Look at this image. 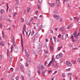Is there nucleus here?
<instances>
[{
  "mask_svg": "<svg viewBox=\"0 0 80 80\" xmlns=\"http://www.w3.org/2000/svg\"><path fill=\"white\" fill-rule=\"evenodd\" d=\"M31 80H35V78H31Z\"/></svg>",
  "mask_w": 80,
  "mask_h": 80,
  "instance_id": "59",
  "label": "nucleus"
},
{
  "mask_svg": "<svg viewBox=\"0 0 80 80\" xmlns=\"http://www.w3.org/2000/svg\"><path fill=\"white\" fill-rule=\"evenodd\" d=\"M56 3L58 7H59V4H60V0H56Z\"/></svg>",
  "mask_w": 80,
  "mask_h": 80,
  "instance_id": "13",
  "label": "nucleus"
},
{
  "mask_svg": "<svg viewBox=\"0 0 80 80\" xmlns=\"http://www.w3.org/2000/svg\"><path fill=\"white\" fill-rule=\"evenodd\" d=\"M31 73V71H29L28 72V75L30 76V73Z\"/></svg>",
  "mask_w": 80,
  "mask_h": 80,
  "instance_id": "31",
  "label": "nucleus"
},
{
  "mask_svg": "<svg viewBox=\"0 0 80 80\" xmlns=\"http://www.w3.org/2000/svg\"><path fill=\"white\" fill-rule=\"evenodd\" d=\"M2 56L0 55V60H2Z\"/></svg>",
  "mask_w": 80,
  "mask_h": 80,
  "instance_id": "43",
  "label": "nucleus"
},
{
  "mask_svg": "<svg viewBox=\"0 0 80 80\" xmlns=\"http://www.w3.org/2000/svg\"><path fill=\"white\" fill-rule=\"evenodd\" d=\"M38 9H39V10L40 9V5H39V4H38Z\"/></svg>",
  "mask_w": 80,
  "mask_h": 80,
  "instance_id": "46",
  "label": "nucleus"
},
{
  "mask_svg": "<svg viewBox=\"0 0 80 80\" xmlns=\"http://www.w3.org/2000/svg\"><path fill=\"white\" fill-rule=\"evenodd\" d=\"M77 31L74 32L73 33V34L72 35V36L70 38L72 39V41H73V42H74L75 40L74 39V37L76 38V39H78V36L77 34Z\"/></svg>",
  "mask_w": 80,
  "mask_h": 80,
  "instance_id": "2",
  "label": "nucleus"
},
{
  "mask_svg": "<svg viewBox=\"0 0 80 80\" xmlns=\"http://www.w3.org/2000/svg\"><path fill=\"white\" fill-rule=\"evenodd\" d=\"M66 65H69V66H70V67L72 66V63H70V62H69V61H67L66 62Z\"/></svg>",
  "mask_w": 80,
  "mask_h": 80,
  "instance_id": "7",
  "label": "nucleus"
},
{
  "mask_svg": "<svg viewBox=\"0 0 80 80\" xmlns=\"http://www.w3.org/2000/svg\"><path fill=\"white\" fill-rule=\"evenodd\" d=\"M27 63L28 65L30 64V59L29 58H27Z\"/></svg>",
  "mask_w": 80,
  "mask_h": 80,
  "instance_id": "8",
  "label": "nucleus"
},
{
  "mask_svg": "<svg viewBox=\"0 0 80 80\" xmlns=\"http://www.w3.org/2000/svg\"><path fill=\"white\" fill-rule=\"evenodd\" d=\"M60 49H61L59 47H58L57 49L58 51H59V50H60Z\"/></svg>",
  "mask_w": 80,
  "mask_h": 80,
  "instance_id": "49",
  "label": "nucleus"
},
{
  "mask_svg": "<svg viewBox=\"0 0 80 80\" xmlns=\"http://www.w3.org/2000/svg\"><path fill=\"white\" fill-rule=\"evenodd\" d=\"M44 52L46 53H48V52L45 49H44Z\"/></svg>",
  "mask_w": 80,
  "mask_h": 80,
  "instance_id": "44",
  "label": "nucleus"
},
{
  "mask_svg": "<svg viewBox=\"0 0 80 80\" xmlns=\"http://www.w3.org/2000/svg\"><path fill=\"white\" fill-rule=\"evenodd\" d=\"M69 47H72V44H70L69 45Z\"/></svg>",
  "mask_w": 80,
  "mask_h": 80,
  "instance_id": "48",
  "label": "nucleus"
},
{
  "mask_svg": "<svg viewBox=\"0 0 80 80\" xmlns=\"http://www.w3.org/2000/svg\"><path fill=\"white\" fill-rule=\"evenodd\" d=\"M38 70H42L43 71V70L44 69V66L43 65L42 63H40L38 67Z\"/></svg>",
  "mask_w": 80,
  "mask_h": 80,
  "instance_id": "4",
  "label": "nucleus"
},
{
  "mask_svg": "<svg viewBox=\"0 0 80 80\" xmlns=\"http://www.w3.org/2000/svg\"><path fill=\"white\" fill-rule=\"evenodd\" d=\"M25 28H25V25H24V28L23 29V33L24 35H25Z\"/></svg>",
  "mask_w": 80,
  "mask_h": 80,
  "instance_id": "12",
  "label": "nucleus"
},
{
  "mask_svg": "<svg viewBox=\"0 0 80 80\" xmlns=\"http://www.w3.org/2000/svg\"><path fill=\"white\" fill-rule=\"evenodd\" d=\"M31 9V8H30V7H28V9L27 10V13H29V12H30V11Z\"/></svg>",
  "mask_w": 80,
  "mask_h": 80,
  "instance_id": "16",
  "label": "nucleus"
},
{
  "mask_svg": "<svg viewBox=\"0 0 80 80\" xmlns=\"http://www.w3.org/2000/svg\"><path fill=\"white\" fill-rule=\"evenodd\" d=\"M4 43H5V41L2 42H0V44L1 46H3L4 45Z\"/></svg>",
  "mask_w": 80,
  "mask_h": 80,
  "instance_id": "15",
  "label": "nucleus"
},
{
  "mask_svg": "<svg viewBox=\"0 0 80 80\" xmlns=\"http://www.w3.org/2000/svg\"><path fill=\"white\" fill-rule=\"evenodd\" d=\"M19 3V1L18 0L16 2V3L15 4V5H18V3Z\"/></svg>",
  "mask_w": 80,
  "mask_h": 80,
  "instance_id": "29",
  "label": "nucleus"
},
{
  "mask_svg": "<svg viewBox=\"0 0 80 80\" xmlns=\"http://www.w3.org/2000/svg\"><path fill=\"white\" fill-rule=\"evenodd\" d=\"M54 13L55 14L58 13V11H57V10L55 11L54 12Z\"/></svg>",
  "mask_w": 80,
  "mask_h": 80,
  "instance_id": "30",
  "label": "nucleus"
},
{
  "mask_svg": "<svg viewBox=\"0 0 80 80\" xmlns=\"http://www.w3.org/2000/svg\"><path fill=\"white\" fill-rule=\"evenodd\" d=\"M8 54H9V50H7V55L8 57Z\"/></svg>",
  "mask_w": 80,
  "mask_h": 80,
  "instance_id": "28",
  "label": "nucleus"
},
{
  "mask_svg": "<svg viewBox=\"0 0 80 80\" xmlns=\"http://www.w3.org/2000/svg\"><path fill=\"white\" fill-rule=\"evenodd\" d=\"M21 77L22 78V80H24V77H23V76H22Z\"/></svg>",
  "mask_w": 80,
  "mask_h": 80,
  "instance_id": "53",
  "label": "nucleus"
},
{
  "mask_svg": "<svg viewBox=\"0 0 80 80\" xmlns=\"http://www.w3.org/2000/svg\"><path fill=\"white\" fill-rule=\"evenodd\" d=\"M26 55L27 57H28L27 58H28V57L29 56V54H28V53H27L26 54Z\"/></svg>",
  "mask_w": 80,
  "mask_h": 80,
  "instance_id": "42",
  "label": "nucleus"
},
{
  "mask_svg": "<svg viewBox=\"0 0 80 80\" xmlns=\"http://www.w3.org/2000/svg\"><path fill=\"white\" fill-rule=\"evenodd\" d=\"M34 34V31H32L31 32V36H32Z\"/></svg>",
  "mask_w": 80,
  "mask_h": 80,
  "instance_id": "35",
  "label": "nucleus"
},
{
  "mask_svg": "<svg viewBox=\"0 0 80 80\" xmlns=\"http://www.w3.org/2000/svg\"><path fill=\"white\" fill-rule=\"evenodd\" d=\"M55 5V3H53L51 4V7H54Z\"/></svg>",
  "mask_w": 80,
  "mask_h": 80,
  "instance_id": "33",
  "label": "nucleus"
},
{
  "mask_svg": "<svg viewBox=\"0 0 80 80\" xmlns=\"http://www.w3.org/2000/svg\"><path fill=\"white\" fill-rule=\"evenodd\" d=\"M42 24H41V25L40 26L39 28L38 29V31H40L41 30H42Z\"/></svg>",
  "mask_w": 80,
  "mask_h": 80,
  "instance_id": "14",
  "label": "nucleus"
},
{
  "mask_svg": "<svg viewBox=\"0 0 80 80\" xmlns=\"http://www.w3.org/2000/svg\"><path fill=\"white\" fill-rule=\"evenodd\" d=\"M70 4H69V2L68 3V7H70Z\"/></svg>",
  "mask_w": 80,
  "mask_h": 80,
  "instance_id": "61",
  "label": "nucleus"
},
{
  "mask_svg": "<svg viewBox=\"0 0 80 80\" xmlns=\"http://www.w3.org/2000/svg\"><path fill=\"white\" fill-rule=\"evenodd\" d=\"M56 18H57V19L58 20H59V19H60V16H59V15H58Z\"/></svg>",
  "mask_w": 80,
  "mask_h": 80,
  "instance_id": "25",
  "label": "nucleus"
},
{
  "mask_svg": "<svg viewBox=\"0 0 80 80\" xmlns=\"http://www.w3.org/2000/svg\"><path fill=\"white\" fill-rule=\"evenodd\" d=\"M53 17H54L55 18H56L57 17V15L56 14H54L53 15Z\"/></svg>",
  "mask_w": 80,
  "mask_h": 80,
  "instance_id": "32",
  "label": "nucleus"
},
{
  "mask_svg": "<svg viewBox=\"0 0 80 80\" xmlns=\"http://www.w3.org/2000/svg\"><path fill=\"white\" fill-rule=\"evenodd\" d=\"M19 78V77L18 76H17L16 78V80H18V79Z\"/></svg>",
  "mask_w": 80,
  "mask_h": 80,
  "instance_id": "41",
  "label": "nucleus"
},
{
  "mask_svg": "<svg viewBox=\"0 0 80 80\" xmlns=\"http://www.w3.org/2000/svg\"><path fill=\"white\" fill-rule=\"evenodd\" d=\"M61 39L62 40H63V35H62V38H61Z\"/></svg>",
  "mask_w": 80,
  "mask_h": 80,
  "instance_id": "62",
  "label": "nucleus"
},
{
  "mask_svg": "<svg viewBox=\"0 0 80 80\" xmlns=\"http://www.w3.org/2000/svg\"><path fill=\"white\" fill-rule=\"evenodd\" d=\"M67 75H68V76H69V75H70V76H72V73H68L67 74Z\"/></svg>",
  "mask_w": 80,
  "mask_h": 80,
  "instance_id": "19",
  "label": "nucleus"
},
{
  "mask_svg": "<svg viewBox=\"0 0 80 80\" xmlns=\"http://www.w3.org/2000/svg\"><path fill=\"white\" fill-rule=\"evenodd\" d=\"M2 24H0V27H1V28H2Z\"/></svg>",
  "mask_w": 80,
  "mask_h": 80,
  "instance_id": "57",
  "label": "nucleus"
},
{
  "mask_svg": "<svg viewBox=\"0 0 80 80\" xmlns=\"http://www.w3.org/2000/svg\"><path fill=\"white\" fill-rule=\"evenodd\" d=\"M52 72V70H49V72H48V73H51V72Z\"/></svg>",
  "mask_w": 80,
  "mask_h": 80,
  "instance_id": "63",
  "label": "nucleus"
},
{
  "mask_svg": "<svg viewBox=\"0 0 80 80\" xmlns=\"http://www.w3.org/2000/svg\"><path fill=\"white\" fill-rule=\"evenodd\" d=\"M21 46L22 47H23V39L22 38V35H21Z\"/></svg>",
  "mask_w": 80,
  "mask_h": 80,
  "instance_id": "9",
  "label": "nucleus"
},
{
  "mask_svg": "<svg viewBox=\"0 0 80 80\" xmlns=\"http://www.w3.org/2000/svg\"><path fill=\"white\" fill-rule=\"evenodd\" d=\"M7 7V12H8V8H9V7H8V4H6Z\"/></svg>",
  "mask_w": 80,
  "mask_h": 80,
  "instance_id": "21",
  "label": "nucleus"
},
{
  "mask_svg": "<svg viewBox=\"0 0 80 80\" xmlns=\"http://www.w3.org/2000/svg\"><path fill=\"white\" fill-rule=\"evenodd\" d=\"M39 48H38V49H37V50H38L39 51H40V49H41V46H39Z\"/></svg>",
  "mask_w": 80,
  "mask_h": 80,
  "instance_id": "27",
  "label": "nucleus"
},
{
  "mask_svg": "<svg viewBox=\"0 0 80 80\" xmlns=\"http://www.w3.org/2000/svg\"><path fill=\"white\" fill-rule=\"evenodd\" d=\"M55 59H54V56L52 57V60L50 61L49 63L48 64L49 66H50V65L52 64V65H53L55 68H58V63H55Z\"/></svg>",
  "mask_w": 80,
  "mask_h": 80,
  "instance_id": "1",
  "label": "nucleus"
},
{
  "mask_svg": "<svg viewBox=\"0 0 80 80\" xmlns=\"http://www.w3.org/2000/svg\"><path fill=\"white\" fill-rule=\"evenodd\" d=\"M42 2V0H39V3H41Z\"/></svg>",
  "mask_w": 80,
  "mask_h": 80,
  "instance_id": "60",
  "label": "nucleus"
},
{
  "mask_svg": "<svg viewBox=\"0 0 80 80\" xmlns=\"http://www.w3.org/2000/svg\"><path fill=\"white\" fill-rule=\"evenodd\" d=\"M66 71H67L68 72L69 71H70V68H69L68 69H66Z\"/></svg>",
  "mask_w": 80,
  "mask_h": 80,
  "instance_id": "40",
  "label": "nucleus"
},
{
  "mask_svg": "<svg viewBox=\"0 0 80 80\" xmlns=\"http://www.w3.org/2000/svg\"><path fill=\"white\" fill-rule=\"evenodd\" d=\"M11 52H12V49H13V50H14V52L16 53H17L18 52V47L17 46L15 45V44H14L13 46H12L11 48Z\"/></svg>",
  "mask_w": 80,
  "mask_h": 80,
  "instance_id": "3",
  "label": "nucleus"
},
{
  "mask_svg": "<svg viewBox=\"0 0 80 80\" xmlns=\"http://www.w3.org/2000/svg\"><path fill=\"white\" fill-rule=\"evenodd\" d=\"M11 71H12V70H13V68H11Z\"/></svg>",
  "mask_w": 80,
  "mask_h": 80,
  "instance_id": "64",
  "label": "nucleus"
},
{
  "mask_svg": "<svg viewBox=\"0 0 80 80\" xmlns=\"http://www.w3.org/2000/svg\"><path fill=\"white\" fill-rule=\"evenodd\" d=\"M53 46H52V47L50 46V49L52 51V50H53Z\"/></svg>",
  "mask_w": 80,
  "mask_h": 80,
  "instance_id": "38",
  "label": "nucleus"
},
{
  "mask_svg": "<svg viewBox=\"0 0 80 80\" xmlns=\"http://www.w3.org/2000/svg\"><path fill=\"white\" fill-rule=\"evenodd\" d=\"M21 22H22L23 23V22H24V21H25V20L23 18H21Z\"/></svg>",
  "mask_w": 80,
  "mask_h": 80,
  "instance_id": "22",
  "label": "nucleus"
},
{
  "mask_svg": "<svg viewBox=\"0 0 80 80\" xmlns=\"http://www.w3.org/2000/svg\"><path fill=\"white\" fill-rule=\"evenodd\" d=\"M9 58L10 59H12L13 58V56H12V55H10L9 56Z\"/></svg>",
  "mask_w": 80,
  "mask_h": 80,
  "instance_id": "34",
  "label": "nucleus"
},
{
  "mask_svg": "<svg viewBox=\"0 0 80 80\" xmlns=\"http://www.w3.org/2000/svg\"><path fill=\"white\" fill-rule=\"evenodd\" d=\"M12 30V28H8L7 29V30L8 31L9 30Z\"/></svg>",
  "mask_w": 80,
  "mask_h": 80,
  "instance_id": "37",
  "label": "nucleus"
},
{
  "mask_svg": "<svg viewBox=\"0 0 80 80\" xmlns=\"http://www.w3.org/2000/svg\"><path fill=\"white\" fill-rule=\"evenodd\" d=\"M4 12H5V11H4V10H3V9L1 10L0 11V12L1 14H3V13Z\"/></svg>",
  "mask_w": 80,
  "mask_h": 80,
  "instance_id": "18",
  "label": "nucleus"
},
{
  "mask_svg": "<svg viewBox=\"0 0 80 80\" xmlns=\"http://www.w3.org/2000/svg\"><path fill=\"white\" fill-rule=\"evenodd\" d=\"M73 50H77V48H73Z\"/></svg>",
  "mask_w": 80,
  "mask_h": 80,
  "instance_id": "55",
  "label": "nucleus"
},
{
  "mask_svg": "<svg viewBox=\"0 0 80 80\" xmlns=\"http://www.w3.org/2000/svg\"><path fill=\"white\" fill-rule=\"evenodd\" d=\"M66 38H68V34H66V36L65 37Z\"/></svg>",
  "mask_w": 80,
  "mask_h": 80,
  "instance_id": "52",
  "label": "nucleus"
},
{
  "mask_svg": "<svg viewBox=\"0 0 80 80\" xmlns=\"http://www.w3.org/2000/svg\"><path fill=\"white\" fill-rule=\"evenodd\" d=\"M36 15H38V11H37L36 12Z\"/></svg>",
  "mask_w": 80,
  "mask_h": 80,
  "instance_id": "56",
  "label": "nucleus"
},
{
  "mask_svg": "<svg viewBox=\"0 0 80 80\" xmlns=\"http://www.w3.org/2000/svg\"><path fill=\"white\" fill-rule=\"evenodd\" d=\"M20 68L21 71L23 72L24 70V68H23V66H20Z\"/></svg>",
  "mask_w": 80,
  "mask_h": 80,
  "instance_id": "11",
  "label": "nucleus"
},
{
  "mask_svg": "<svg viewBox=\"0 0 80 80\" xmlns=\"http://www.w3.org/2000/svg\"><path fill=\"white\" fill-rule=\"evenodd\" d=\"M38 74H40L41 73L40 71V70H38Z\"/></svg>",
  "mask_w": 80,
  "mask_h": 80,
  "instance_id": "45",
  "label": "nucleus"
},
{
  "mask_svg": "<svg viewBox=\"0 0 80 80\" xmlns=\"http://www.w3.org/2000/svg\"><path fill=\"white\" fill-rule=\"evenodd\" d=\"M45 66H46V67H47V62L46 61L45 62Z\"/></svg>",
  "mask_w": 80,
  "mask_h": 80,
  "instance_id": "47",
  "label": "nucleus"
},
{
  "mask_svg": "<svg viewBox=\"0 0 80 80\" xmlns=\"http://www.w3.org/2000/svg\"><path fill=\"white\" fill-rule=\"evenodd\" d=\"M33 20V18H31L30 19V22H32V20Z\"/></svg>",
  "mask_w": 80,
  "mask_h": 80,
  "instance_id": "39",
  "label": "nucleus"
},
{
  "mask_svg": "<svg viewBox=\"0 0 80 80\" xmlns=\"http://www.w3.org/2000/svg\"><path fill=\"white\" fill-rule=\"evenodd\" d=\"M74 18L76 20H77V22H78V21L79 20V18L78 17H74Z\"/></svg>",
  "mask_w": 80,
  "mask_h": 80,
  "instance_id": "17",
  "label": "nucleus"
},
{
  "mask_svg": "<svg viewBox=\"0 0 80 80\" xmlns=\"http://www.w3.org/2000/svg\"><path fill=\"white\" fill-rule=\"evenodd\" d=\"M62 78H65V73H63L62 74Z\"/></svg>",
  "mask_w": 80,
  "mask_h": 80,
  "instance_id": "26",
  "label": "nucleus"
},
{
  "mask_svg": "<svg viewBox=\"0 0 80 80\" xmlns=\"http://www.w3.org/2000/svg\"><path fill=\"white\" fill-rule=\"evenodd\" d=\"M11 75H14V72H11Z\"/></svg>",
  "mask_w": 80,
  "mask_h": 80,
  "instance_id": "36",
  "label": "nucleus"
},
{
  "mask_svg": "<svg viewBox=\"0 0 80 80\" xmlns=\"http://www.w3.org/2000/svg\"><path fill=\"white\" fill-rule=\"evenodd\" d=\"M3 39H5V38H6V36L5 35H3Z\"/></svg>",
  "mask_w": 80,
  "mask_h": 80,
  "instance_id": "50",
  "label": "nucleus"
},
{
  "mask_svg": "<svg viewBox=\"0 0 80 80\" xmlns=\"http://www.w3.org/2000/svg\"><path fill=\"white\" fill-rule=\"evenodd\" d=\"M71 25H72V24H70L68 27L67 28L68 29H70V27L71 26Z\"/></svg>",
  "mask_w": 80,
  "mask_h": 80,
  "instance_id": "23",
  "label": "nucleus"
},
{
  "mask_svg": "<svg viewBox=\"0 0 80 80\" xmlns=\"http://www.w3.org/2000/svg\"><path fill=\"white\" fill-rule=\"evenodd\" d=\"M17 15V12H15L13 13V16L14 17H15L16 15Z\"/></svg>",
  "mask_w": 80,
  "mask_h": 80,
  "instance_id": "20",
  "label": "nucleus"
},
{
  "mask_svg": "<svg viewBox=\"0 0 80 80\" xmlns=\"http://www.w3.org/2000/svg\"><path fill=\"white\" fill-rule=\"evenodd\" d=\"M58 38H61V34H59L58 35Z\"/></svg>",
  "mask_w": 80,
  "mask_h": 80,
  "instance_id": "54",
  "label": "nucleus"
},
{
  "mask_svg": "<svg viewBox=\"0 0 80 80\" xmlns=\"http://www.w3.org/2000/svg\"><path fill=\"white\" fill-rule=\"evenodd\" d=\"M26 32V36H28V33H27V31H25Z\"/></svg>",
  "mask_w": 80,
  "mask_h": 80,
  "instance_id": "51",
  "label": "nucleus"
},
{
  "mask_svg": "<svg viewBox=\"0 0 80 80\" xmlns=\"http://www.w3.org/2000/svg\"><path fill=\"white\" fill-rule=\"evenodd\" d=\"M60 57H61V58H62L63 57L62 56V53H60L59 55H57L56 57V59H59L60 58Z\"/></svg>",
  "mask_w": 80,
  "mask_h": 80,
  "instance_id": "6",
  "label": "nucleus"
},
{
  "mask_svg": "<svg viewBox=\"0 0 80 80\" xmlns=\"http://www.w3.org/2000/svg\"><path fill=\"white\" fill-rule=\"evenodd\" d=\"M65 30V28L63 27L59 28V30L60 31H62V32H63V31H64Z\"/></svg>",
  "mask_w": 80,
  "mask_h": 80,
  "instance_id": "10",
  "label": "nucleus"
},
{
  "mask_svg": "<svg viewBox=\"0 0 80 80\" xmlns=\"http://www.w3.org/2000/svg\"><path fill=\"white\" fill-rule=\"evenodd\" d=\"M24 64L25 65V66L26 67H28V64H27V63H25Z\"/></svg>",
  "mask_w": 80,
  "mask_h": 80,
  "instance_id": "58",
  "label": "nucleus"
},
{
  "mask_svg": "<svg viewBox=\"0 0 80 80\" xmlns=\"http://www.w3.org/2000/svg\"><path fill=\"white\" fill-rule=\"evenodd\" d=\"M42 76H43V77L45 76V72H44L42 73Z\"/></svg>",
  "mask_w": 80,
  "mask_h": 80,
  "instance_id": "24",
  "label": "nucleus"
},
{
  "mask_svg": "<svg viewBox=\"0 0 80 80\" xmlns=\"http://www.w3.org/2000/svg\"><path fill=\"white\" fill-rule=\"evenodd\" d=\"M38 37V35L37 33H36L35 36L33 40V42L34 43H35V42L37 40Z\"/></svg>",
  "mask_w": 80,
  "mask_h": 80,
  "instance_id": "5",
  "label": "nucleus"
}]
</instances>
